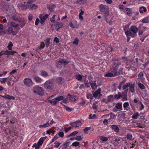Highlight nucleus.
I'll use <instances>...</instances> for the list:
<instances>
[{"label":"nucleus","instance_id":"obj_1","mask_svg":"<svg viewBox=\"0 0 149 149\" xmlns=\"http://www.w3.org/2000/svg\"><path fill=\"white\" fill-rule=\"evenodd\" d=\"M138 31V28L135 26H132L129 30L125 31V34L127 36H130L131 37L134 38L137 36V33Z\"/></svg>","mask_w":149,"mask_h":149},{"label":"nucleus","instance_id":"obj_2","mask_svg":"<svg viewBox=\"0 0 149 149\" xmlns=\"http://www.w3.org/2000/svg\"><path fill=\"white\" fill-rule=\"evenodd\" d=\"M100 10L104 14L105 17H107L109 15V8L106 5L102 4L99 6Z\"/></svg>","mask_w":149,"mask_h":149},{"label":"nucleus","instance_id":"obj_3","mask_svg":"<svg viewBox=\"0 0 149 149\" xmlns=\"http://www.w3.org/2000/svg\"><path fill=\"white\" fill-rule=\"evenodd\" d=\"M10 27L8 28V31L10 33H12L13 35H16L17 34V31H14L13 28H17L19 25L18 24H16L14 22H12L10 24Z\"/></svg>","mask_w":149,"mask_h":149},{"label":"nucleus","instance_id":"obj_4","mask_svg":"<svg viewBox=\"0 0 149 149\" xmlns=\"http://www.w3.org/2000/svg\"><path fill=\"white\" fill-rule=\"evenodd\" d=\"M33 92L38 95H41L42 91V88L38 86H34L33 88Z\"/></svg>","mask_w":149,"mask_h":149},{"label":"nucleus","instance_id":"obj_5","mask_svg":"<svg viewBox=\"0 0 149 149\" xmlns=\"http://www.w3.org/2000/svg\"><path fill=\"white\" fill-rule=\"evenodd\" d=\"M44 85L45 88L48 89H52L53 88V83L50 80L46 81Z\"/></svg>","mask_w":149,"mask_h":149},{"label":"nucleus","instance_id":"obj_6","mask_svg":"<svg viewBox=\"0 0 149 149\" xmlns=\"http://www.w3.org/2000/svg\"><path fill=\"white\" fill-rule=\"evenodd\" d=\"M24 83L25 85L28 87L31 86L33 85L32 81L29 78H26L24 79Z\"/></svg>","mask_w":149,"mask_h":149},{"label":"nucleus","instance_id":"obj_7","mask_svg":"<svg viewBox=\"0 0 149 149\" xmlns=\"http://www.w3.org/2000/svg\"><path fill=\"white\" fill-rule=\"evenodd\" d=\"M15 51H10L6 50V51H2L0 53V56H1L3 55H13L14 53H16Z\"/></svg>","mask_w":149,"mask_h":149},{"label":"nucleus","instance_id":"obj_8","mask_svg":"<svg viewBox=\"0 0 149 149\" xmlns=\"http://www.w3.org/2000/svg\"><path fill=\"white\" fill-rule=\"evenodd\" d=\"M28 2L26 5H25L23 3H21L18 4V7L21 10H26L28 8Z\"/></svg>","mask_w":149,"mask_h":149},{"label":"nucleus","instance_id":"obj_9","mask_svg":"<svg viewBox=\"0 0 149 149\" xmlns=\"http://www.w3.org/2000/svg\"><path fill=\"white\" fill-rule=\"evenodd\" d=\"M128 90V89L127 88L124 90V92L122 93V94L120 93V97L125 100H127V94Z\"/></svg>","mask_w":149,"mask_h":149},{"label":"nucleus","instance_id":"obj_10","mask_svg":"<svg viewBox=\"0 0 149 149\" xmlns=\"http://www.w3.org/2000/svg\"><path fill=\"white\" fill-rule=\"evenodd\" d=\"M109 125L111 126L112 130L115 132H119L120 129L117 125Z\"/></svg>","mask_w":149,"mask_h":149},{"label":"nucleus","instance_id":"obj_11","mask_svg":"<svg viewBox=\"0 0 149 149\" xmlns=\"http://www.w3.org/2000/svg\"><path fill=\"white\" fill-rule=\"evenodd\" d=\"M104 46L107 47H106V50L107 52H111L114 50L113 48L111 47L110 45H107L106 43H104Z\"/></svg>","mask_w":149,"mask_h":149},{"label":"nucleus","instance_id":"obj_12","mask_svg":"<svg viewBox=\"0 0 149 149\" xmlns=\"http://www.w3.org/2000/svg\"><path fill=\"white\" fill-rule=\"evenodd\" d=\"M64 79L61 77H57L56 80V82L59 84H62L64 82Z\"/></svg>","mask_w":149,"mask_h":149},{"label":"nucleus","instance_id":"obj_13","mask_svg":"<svg viewBox=\"0 0 149 149\" xmlns=\"http://www.w3.org/2000/svg\"><path fill=\"white\" fill-rule=\"evenodd\" d=\"M41 15L40 14L39 16V17L40 19V23L41 24H42L45 22V20L48 18L49 15L47 14H46L45 16H44L41 18H40V16H41Z\"/></svg>","mask_w":149,"mask_h":149},{"label":"nucleus","instance_id":"obj_14","mask_svg":"<svg viewBox=\"0 0 149 149\" xmlns=\"http://www.w3.org/2000/svg\"><path fill=\"white\" fill-rule=\"evenodd\" d=\"M28 8H31L32 9H35L37 8V6L35 5V4H32L29 1H28Z\"/></svg>","mask_w":149,"mask_h":149},{"label":"nucleus","instance_id":"obj_15","mask_svg":"<svg viewBox=\"0 0 149 149\" xmlns=\"http://www.w3.org/2000/svg\"><path fill=\"white\" fill-rule=\"evenodd\" d=\"M123 69L122 68H120L118 71L114 73V76L119 75L120 74H123Z\"/></svg>","mask_w":149,"mask_h":149},{"label":"nucleus","instance_id":"obj_16","mask_svg":"<svg viewBox=\"0 0 149 149\" xmlns=\"http://www.w3.org/2000/svg\"><path fill=\"white\" fill-rule=\"evenodd\" d=\"M19 17L16 15H14L12 16V18L15 21H17L18 22H21V20L19 19Z\"/></svg>","mask_w":149,"mask_h":149},{"label":"nucleus","instance_id":"obj_17","mask_svg":"<svg viewBox=\"0 0 149 149\" xmlns=\"http://www.w3.org/2000/svg\"><path fill=\"white\" fill-rule=\"evenodd\" d=\"M134 88L135 85L134 84H130V85L129 86L130 92L132 93H134L135 91Z\"/></svg>","mask_w":149,"mask_h":149},{"label":"nucleus","instance_id":"obj_18","mask_svg":"<svg viewBox=\"0 0 149 149\" xmlns=\"http://www.w3.org/2000/svg\"><path fill=\"white\" fill-rule=\"evenodd\" d=\"M60 101L57 97L52 99L51 102V103L53 105H55L57 104L59 101Z\"/></svg>","mask_w":149,"mask_h":149},{"label":"nucleus","instance_id":"obj_19","mask_svg":"<svg viewBox=\"0 0 149 149\" xmlns=\"http://www.w3.org/2000/svg\"><path fill=\"white\" fill-rule=\"evenodd\" d=\"M115 107L118 110V111H121L122 110V103H118L116 104Z\"/></svg>","mask_w":149,"mask_h":149},{"label":"nucleus","instance_id":"obj_20","mask_svg":"<svg viewBox=\"0 0 149 149\" xmlns=\"http://www.w3.org/2000/svg\"><path fill=\"white\" fill-rule=\"evenodd\" d=\"M69 62L68 61L66 60H64L62 59L59 60L58 61V63H60L61 64H64V65H67Z\"/></svg>","mask_w":149,"mask_h":149},{"label":"nucleus","instance_id":"obj_21","mask_svg":"<svg viewBox=\"0 0 149 149\" xmlns=\"http://www.w3.org/2000/svg\"><path fill=\"white\" fill-rule=\"evenodd\" d=\"M67 98L71 100L72 101H74L75 100V96L71 95L70 94H68L67 97Z\"/></svg>","mask_w":149,"mask_h":149},{"label":"nucleus","instance_id":"obj_22","mask_svg":"<svg viewBox=\"0 0 149 149\" xmlns=\"http://www.w3.org/2000/svg\"><path fill=\"white\" fill-rule=\"evenodd\" d=\"M118 69V68L116 67H112L110 69L109 71L113 73V75H114V73L115 72L117 71V70Z\"/></svg>","mask_w":149,"mask_h":149},{"label":"nucleus","instance_id":"obj_23","mask_svg":"<svg viewBox=\"0 0 149 149\" xmlns=\"http://www.w3.org/2000/svg\"><path fill=\"white\" fill-rule=\"evenodd\" d=\"M56 7V6L54 5H52L51 6H47V8L50 11V12H52L53 9L55 8Z\"/></svg>","mask_w":149,"mask_h":149},{"label":"nucleus","instance_id":"obj_24","mask_svg":"<svg viewBox=\"0 0 149 149\" xmlns=\"http://www.w3.org/2000/svg\"><path fill=\"white\" fill-rule=\"evenodd\" d=\"M33 77L36 81L38 82H40L42 81V79L37 76L34 75L33 76Z\"/></svg>","mask_w":149,"mask_h":149},{"label":"nucleus","instance_id":"obj_25","mask_svg":"<svg viewBox=\"0 0 149 149\" xmlns=\"http://www.w3.org/2000/svg\"><path fill=\"white\" fill-rule=\"evenodd\" d=\"M139 10L141 13H142L143 12H146L147 11V9L145 7L141 6L139 8Z\"/></svg>","mask_w":149,"mask_h":149},{"label":"nucleus","instance_id":"obj_26","mask_svg":"<svg viewBox=\"0 0 149 149\" xmlns=\"http://www.w3.org/2000/svg\"><path fill=\"white\" fill-rule=\"evenodd\" d=\"M50 38H47L45 41V45L47 47H48L49 46L50 44Z\"/></svg>","mask_w":149,"mask_h":149},{"label":"nucleus","instance_id":"obj_27","mask_svg":"<svg viewBox=\"0 0 149 149\" xmlns=\"http://www.w3.org/2000/svg\"><path fill=\"white\" fill-rule=\"evenodd\" d=\"M100 90L98 89L93 94V95L94 97H97L98 95L100 94Z\"/></svg>","mask_w":149,"mask_h":149},{"label":"nucleus","instance_id":"obj_28","mask_svg":"<svg viewBox=\"0 0 149 149\" xmlns=\"http://www.w3.org/2000/svg\"><path fill=\"white\" fill-rule=\"evenodd\" d=\"M63 26V25L62 23H59L58 22H56V24L55 25V28L59 27L61 28Z\"/></svg>","mask_w":149,"mask_h":149},{"label":"nucleus","instance_id":"obj_29","mask_svg":"<svg viewBox=\"0 0 149 149\" xmlns=\"http://www.w3.org/2000/svg\"><path fill=\"white\" fill-rule=\"evenodd\" d=\"M138 86L141 90H145V89L146 88L141 83H138Z\"/></svg>","mask_w":149,"mask_h":149},{"label":"nucleus","instance_id":"obj_30","mask_svg":"<svg viewBox=\"0 0 149 149\" xmlns=\"http://www.w3.org/2000/svg\"><path fill=\"white\" fill-rule=\"evenodd\" d=\"M130 83H128L125 84L123 86V90H124L125 89H127V88L129 87L130 86Z\"/></svg>","mask_w":149,"mask_h":149},{"label":"nucleus","instance_id":"obj_31","mask_svg":"<svg viewBox=\"0 0 149 149\" xmlns=\"http://www.w3.org/2000/svg\"><path fill=\"white\" fill-rule=\"evenodd\" d=\"M142 22L143 23H147L149 22V16L143 19Z\"/></svg>","mask_w":149,"mask_h":149},{"label":"nucleus","instance_id":"obj_32","mask_svg":"<svg viewBox=\"0 0 149 149\" xmlns=\"http://www.w3.org/2000/svg\"><path fill=\"white\" fill-rule=\"evenodd\" d=\"M90 85L93 89L94 90H95L97 88V85L96 84L95 82L94 83H91Z\"/></svg>","mask_w":149,"mask_h":149},{"label":"nucleus","instance_id":"obj_33","mask_svg":"<svg viewBox=\"0 0 149 149\" xmlns=\"http://www.w3.org/2000/svg\"><path fill=\"white\" fill-rule=\"evenodd\" d=\"M40 72L42 76L46 77L48 76L47 73L45 71H42Z\"/></svg>","mask_w":149,"mask_h":149},{"label":"nucleus","instance_id":"obj_34","mask_svg":"<svg viewBox=\"0 0 149 149\" xmlns=\"http://www.w3.org/2000/svg\"><path fill=\"white\" fill-rule=\"evenodd\" d=\"M104 76L105 77H109L114 76L113 74V73H109L104 74Z\"/></svg>","mask_w":149,"mask_h":149},{"label":"nucleus","instance_id":"obj_35","mask_svg":"<svg viewBox=\"0 0 149 149\" xmlns=\"http://www.w3.org/2000/svg\"><path fill=\"white\" fill-rule=\"evenodd\" d=\"M139 113L137 112L134 114L132 116V118L134 119H137V117L139 116Z\"/></svg>","mask_w":149,"mask_h":149},{"label":"nucleus","instance_id":"obj_36","mask_svg":"<svg viewBox=\"0 0 149 149\" xmlns=\"http://www.w3.org/2000/svg\"><path fill=\"white\" fill-rule=\"evenodd\" d=\"M13 46V44L10 41L7 46V47L8 49V50H10L12 49V47Z\"/></svg>","mask_w":149,"mask_h":149},{"label":"nucleus","instance_id":"obj_37","mask_svg":"<svg viewBox=\"0 0 149 149\" xmlns=\"http://www.w3.org/2000/svg\"><path fill=\"white\" fill-rule=\"evenodd\" d=\"M79 145V142L78 141H75L73 142L72 144V146L76 147L78 146Z\"/></svg>","mask_w":149,"mask_h":149},{"label":"nucleus","instance_id":"obj_38","mask_svg":"<svg viewBox=\"0 0 149 149\" xmlns=\"http://www.w3.org/2000/svg\"><path fill=\"white\" fill-rule=\"evenodd\" d=\"M70 143V142H68L64 143L62 149H63V148H66L69 145Z\"/></svg>","mask_w":149,"mask_h":149},{"label":"nucleus","instance_id":"obj_39","mask_svg":"<svg viewBox=\"0 0 149 149\" xmlns=\"http://www.w3.org/2000/svg\"><path fill=\"white\" fill-rule=\"evenodd\" d=\"M78 133L77 131H74L72 133H71L68 137L73 136H74L75 135Z\"/></svg>","mask_w":149,"mask_h":149},{"label":"nucleus","instance_id":"obj_40","mask_svg":"<svg viewBox=\"0 0 149 149\" xmlns=\"http://www.w3.org/2000/svg\"><path fill=\"white\" fill-rule=\"evenodd\" d=\"M100 139L101 140L103 141H107L108 139L107 137L101 136L100 137Z\"/></svg>","mask_w":149,"mask_h":149},{"label":"nucleus","instance_id":"obj_41","mask_svg":"<svg viewBox=\"0 0 149 149\" xmlns=\"http://www.w3.org/2000/svg\"><path fill=\"white\" fill-rule=\"evenodd\" d=\"M22 23L20 24L19 25V26L21 28H22L24 27L26 24V23L25 22L24 20H21Z\"/></svg>","mask_w":149,"mask_h":149},{"label":"nucleus","instance_id":"obj_42","mask_svg":"<svg viewBox=\"0 0 149 149\" xmlns=\"http://www.w3.org/2000/svg\"><path fill=\"white\" fill-rule=\"evenodd\" d=\"M130 25V24H128L125 25V26H124L123 28L125 32L126 31V30H127L129 29Z\"/></svg>","mask_w":149,"mask_h":149},{"label":"nucleus","instance_id":"obj_43","mask_svg":"<svg viewBox=\"0 0 149 149\" xmlns=\"http://www.w3.org/2000/svg\"><path fill=\"white\" fill-rule=\"evenodd\" d=\"M84 83L86 87L87 88L90 87V84H89L88 80H86L85 81Z\"/></svg>","mask_w":149,"mask_h":149},{"label":"nucleus","instance_id":"obj_44","mask_svg":"<svg viewBox=\"0 0 149 149\" xmlns=\"http://www.w3.org/2000/svg\"><path fill=\"white\" fill-rule=\"evenodd\" d=\"M42 139V138H40L37 143L39 146L41 145L44 141Z\"/></svg>","mask_w":149,"mask_h":149},{"label":"nucleus","instance_id":"obj_45","mask_svg":"<svg viewBox=\"0 0 149 149\" xmlns=\"http://www.w3.org/2000/svg\"><path fill=\"white\" fill-rule=\"evenodd\" d=\"M82 76L80 74L77 75L76 76V78L79 80H81L82 79Z\"/></svg>","mask_w":149,"mask_h":149},{"label":"nucleus","instance_id":"obj_46","mask_svg":"<svg viewBox=\"0 0 149 149\" xmlns=\"http://www.w3.org/2000/svg\"><path fill=\"white\" fill-rule=\"evenodd\" d=\"M120 97V92H118V94L114 96V98L116 99H119Z\"/></svg>","mask_w":149,"mask_h":149},{"label":"nucleus","instance_id":"obj_47","mask_svg":"<svg viewBox=\"0 0 149 149\" xmlns=\"http://www.w3.org/2000/svg\"><path fill=\"white\" fill-rule=\"evenodd\" d=\"M126 137L128 139L131 140L132 138V136L131 134H127Z\"/></svg>","mask_w":149,"mask_h":149},{"label":"nucleus","instance_id":"obj_48","mask_svg":"<svg viewBox=\"0 0 149 149\" xmlns=\"http://www.w3.org/2000/svg\"><path fill=\"white\" fill-rule=\"evenodd\" d=\"M113 95H111L107 97V100L108 101L110 102H111V100L113 98Z\"/></svg>","mask_w":149,"mask_h":149},{"label":"nucleus","instance_id":"obj_49","mask_svg":"<svg viewBox=\"0 0 149 149\" xmlns=\"http://www.w3.org/2000/svg\"><path fill=\"white\" fill-rule=\"evenodd\" d=\"M45 43H44V42H41V44H40V46H39V47H38V48H39V49H41V48H42L43 49L45 47Z\"/></svg>","mask_w":149,"mask_h":149},{"label":"nucleus","instance_id":"obj_50","mask_svg":"<svg viewBox=\"0 0 149 149\" xmlns=\"http://www.w3.org/2000/svg\"><path fill=\"white\" fill-rule=\"evenodd\" d=\"M7 79V78H4L1 79V80H0V81L1 83H5L6 81V80Z\"/></svg>","mask_w":149,"mask_h":149},{"label":"nucleus","instance_id":"obj_51","mask_svg":"<svg viewBox=\"0 0 149 149\" xmlns=\"http://www.w3.org/2000/svg\"><path fill=\"white\" fill-rule=\"evenodd\" d=\"M115 139L114 140V141L118 143V144H119V141H120V138L119 137H118V138H117L115 137Z\"/></svg>","mask_w":149,"mask_h":149},{"label":"nucleus","instance_id":"obj_52","mask_svg":"<svg viewBox=\"0 0 149 149\" xmlns=\"http://www.w3.org/2000/svg\"><path fill=\"white\" fill-rule=\"evenodd\" d=\"M75 140L78 141H80L82 140V139L81 136H78L75 138Z\"/></svg>","mask_w":149,"mask_h":149},{"label":"nucleus","instance_id":"obj_53","mask_svg":"<svg viewBox=\"0 0 149 149\" xmlns=\"http://www.w3.org/2000/svg\"><path fill=\"white\" fill-rule=\"evenodd\" d=\"M121 50L122 51L124 52V53L125 54L127 48L126 47H125L124 46H123L121 47Z\"/></svg>","mask_w":149,"mask_h":149},{"label":"nucleus","instance_id":"obj_54","mask_svg":"<svg viewBox=\"0 0 149 149\" xmlns=\"http://www.w3.org/2000/svg\"><path fill=\"white\" fill-rule=\"evenodd\" d=\"M91 129L90 127H86L84 129V131L85 133H87L88 132H87V131Z\"/></svg>","mask_w":149,"mask_h":149},{"label":"nucleus","instance_id":"obj_55","mask_svg":"<svg viewBox=\"0 0 149 149\" xmlns=\"http://www.w3.org/2000/svg\"><path fill=\"white\" fill-rule=\"evenodd\" d=\"M143 74L142 72H140L138 75V77L139 78L142 79L143 77Z\"/></svg>","mask_w":149,"mask_h":149},{"label":"nucleus","instance_id":"obj_56","mask_svg":"<svg viewBox=\"0 0 149 149\" xmlns=\"http://www.w3.org/2000/svg\"><path fill=\"white\" fill-rule=\"evenodd\" d=\"M55 144L54 145V147L55 148H58L59 147L61 143H60V142H55Z\"/></svg>","mask_w":149,"mask_h":149},{"label":"nucleus","instance_id":"obj_57","mask_svg":"<svg viewBox=\"0 0 149 149\" xmlns=\"http://www.w3.org/2000/svg\"><path fill=\"white\" fill-rule=\"evenodd\" d=\"M64 134L62 132H60L58 133V136L61 138H62L64 136Z\"/></svg>","mask_w":149,"mask_h":149},{"label":"nucleus","instance_id":"obj_58","mask_svg":"<svg viewBox=\"0 0 149 149\" xmlns=\"http://www.w3.org/2000/svg\"><path fill=\"white\" fill-rule=\"evenodd\" d=\"M79 40L77 38H76L75 39L74 41H73V43L74 44H76L77 45L78 43Z\"/></svg>","mask_w":149,"mask_h":149},{"label":"nucleus","instance_id":"obj_59","mask_svg":"<svg viewBox=\"0 0 149 149\" xmlns=\"http://www.w3.org/2000/svg\"><path fill=\"white\" fill-rule=\"evenodd\" d=\"M47 124H46V123L44 124H43V125H40L39 126L40 128H44V127H47Z\"/></svg>","mask_w":149,"mask_h":149},{"label":"nucleus","instance_id":"obj_60","mask_svg":"<svg viewBox=\"0 0 149 149\" xmlns=\"http://www.w3.org/2000/svg\"><path fill=\"white\" fill-rule=\"evenodd\" d=\"M65 108L66 110L69 112H70L72 110L71 108L68 107H65Z\"/></svg>","mask_w":149,"mask_h":149},{"label":"nucleus","instance_id":"obj_61","mask_svg":"<svg viewBox=\"0 0 149 149\" xmlns=\"http://www.w3.org/2000/svg\"><path fill=\"white\" fill-rule=\"evenodd\" d=\"M72 128L71 127H69L68 128H66L65 129V131L66 133L69 130Z\"/></svg>","mask_w":149,"mask_h":149},{"label":"nucleus","instance_id":"obj_62","mask_svg":"<svg viewBox=\"0 0 149 149\" xmlns=\"http://www.w3.org/2000/svg\"><path fill=\"white\" fill-rule=\"evenodd\" d=\"M40 22V20L38 18H37L36 19V22H35V24L36 26H37L38 25V23Z\"/></svg>","mask_w":149,"mask_h":149},{"label":"nucleus","instance_id":"obj_63","mask_svg":"<svg viewBox=\"0 0 149 149\" xmlns=\"http://www.w3.org/2000/svg\"><path fill=\"white\" fill-rule=\"evenodd\" d=\"M33 15L32 14H30L29 15L28 19L29 20L31 21L32 20Z\"/></svg>","mask_w":149,"mask_h":149},{"label":"nucleus","instance_id":"obj_64","mask_svg":"<svg viewBox=\"0 0 149 149\" xmlns=\"http://www.w3.org/2000/svg\"><path fill=\"white\" fill-rule=\"evenodd\" d=\"M129 105V103L128 102H126L124 103L123 106L124 108H126Z\"/></svg>","mask_w":149,"mask_h":149}]
</instances>
